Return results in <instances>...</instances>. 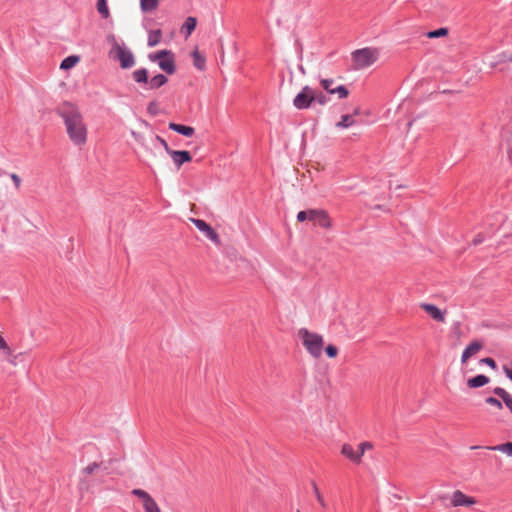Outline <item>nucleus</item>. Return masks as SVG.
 I'll list each match as a JSON object with an SVG mask.
<instances>
[{
  "label": "nucleus",
  "instance_id": "1",
  "mask_svg": "<svg viewBox=\"0 0 512 512\" xmlns=\"http://www.w3.org/2000/svg\"><path fill=\"white\" fill-rule=\"evenodd\" d=\"M56 113L63 119L67 134L73 144L85 145L88 131L79 108L71 102H64L57 107Z\"/></svg>",
  "mask_w": 512,
  "mask_h": 512
},
{
  "label": "nucleus",
  "instance_id": "2",
  "mask_svg": "<svg viewBox=\"0 0 512 512\" xmlns=\"http://www.w3.org/2000/svg\"><path fill=\"white\" fill-rule=\"evenodd\" d=\"M298 337L302 340L303 346L314 358H319L323 349V338L317 333L310 332L306 328H301L298 331Z\"/></svg>",
  "mask_w": 512,
  "mask_h": 512
},
{
  "label": "nucleus",
  "instance_id": "3",
  "mask_svg": "<svg viewBox=\"0 0 512 512\" xmlns=\"http://www.w3.org/2000/svg\"><path fill=\"white\" fill-rule=\"evenodd\" d=\"M351 56L354 69L359 70L374 64L379 57V51L376 48L365 47L353 51Z\"/></svg>",
  "mask_w": 512,
  "mask_h": 512
},
{
  "label": "nucleus",
  "instance_id": "4",
  "mask_svg": "<svg viewBox=\"0 0 512 512\" xmlns=\"http://www.w3.org/2000/svg\"><path fill=\"white\" fill-rule=\"evenodd\" d=\"M132 77L138 84H145L149 86V89H159L168 82V78L163 74H157L148 80V70L146 68H140L132 73Z\"/></svg>",
  "mask_w": 512,
  "mask_h": 512
},
{
  "label": "nucleus",
  "instance_id": "5",
  "mask_svg": "<svg viewBox=\"0 0 512 512\" xmlns=\"http://www.w3.org/2000/svg\"><path fill=\"white\" fill-rule=\"evenodd\" d=\"M110 55L120 62V66L123 69L130 68L135 64V59L132 52L129 49L120 46L116 41H114V46L110 52Z\"/></svg>",
  "mask_w": 512,
  "mask_h": 512
},
{
  "label": "nucleus",
  "instance_id": "6",
  "mask_svg": "<svg viewBox=\"0 0 512 512\" xmlns=\"http://www.w3.org/2000/svg\"><path fill=\"white\" fill-rule=\"evenodd\" d=\"M313 103V88L306 85L301 91L295 96L293 105L298 110H305L311 107Z\"/></svg>",
  "mask_w": 512,
  "mask_h": 512
},
{
  "label": "nucleus",
  "instance_id": "7",
  "mask_svg": "<svg viewBox=\"0 0 512 512\" xmlns=\"http://www.w3.org/2000/svg\"><path fill=\"white\" fill-rule=\"evenodd\" d=\"M101 465L102 462H93L81 470V476L78 484V488L81 492L89 491L92 486V481L88 478V476L92 475L97 469L101 467Z\"/></svg>",
  "mask_w": 512,
  "mask_h": 512
},
{
  "label": "nucleus",
  "instance_id": "8",
  "mask_svg": "<svg viewBox=\"0 0 512 512\" xmlns=\"http://www.w3.org/2000/svg\"><path fill=\"white\" fill-rule=\"evenodd\" d=\"M309 221L322 228L328 229L332 226L331 219L327 211L323 209H309Z\"/></svg>",
  "mask_w": 512,
  "mask_h": 512
},
{
  "label": "nucleus",
  "instance_id": "9",
  "mask_svg": "<svg viewBox=\"0 0 512 512\" xmlns=\"http://www.w3.org/2000/svg\"><path fill=\"white\" fill-rule=\"evenodd\" d=\"M132 494L143 501V507L145 512H161L156 501L146 491L142 489H133Z\"/></svg>",
  "mask_w": 512,
  "mask_h": 512
},
{
  "label": "nucleus",
  "instance_id": "10",
  "mask_svg": "<svg viewBox=\"0 0 512 512\" xmlns=\"http://www.w3.org/2000/svg\"><path fill=\"white\" fill-rule=\"evenodd\" d=\"M192 222L208 239L215 244H220V237L218 233L208 223L202 219H192Z\"/></svg>",
  "mask_w": 512,
  "mask_h": 512
},
{
  "label": "nucleus",
  "instance_id": "11",
  "mask_svg": "<svg viewBox=\"0 0 512 512\" xmlns=\"http://www.w3.org/2000/svg\"><path fill=\"white\" fill-rule=\"evenodd\" d=\"M476 503V499L471 496L465 495L462 491L456 490L452 494L451 505L453 507L471 506Z\"/></svg>",
  "mask_w": 512,
  "mask_h": 512
},
{
  "label": "nucleus",
  "instance_id": "12",
  "mask_svg": "<svg viewBox=\"0 0 512 512\" xmlns=\"http://www.w3.org/2000/svg\"><path fill=\"white\" fill-rule=\"evenodd\" d=\"M170 156L178 169H180L184 163L192 160L190 152L186 150H173L170 152Z\"/></svg>",
  "mask_w": 512,
  "mask_h": 512
},
{
  "label": "nucleus",
  "instance_id": "13",
  "mask_svg": "<svg viewBox=\"0 0 512 512\" xmlns=\"http://www.w3.org/2000/svg\"><path fill=\"white\" fill-rule=\"evenodd\" d=\"M483 348V343L478 341V340H475L473 342H471L463 351L462 353V357H461V362L462 363H466L467 360L472 357L473 355H475L476 353H478L481 349Z\"/></svg>",
  "mask_w": 512,
  "mask_h": 512
},
{
  "label": "nucleus",
  "instance_id": "14",
  "mask_svg": "<svg viewBox=\"0 0 512 512\" xmlns=\"http://www.w3.org/2000/svg\"><path fill=\"white\" fill-rule=\"evenodd\" d=\"M158 65L161 70L166 72L169 75H172L176 72V64H175V55L172 52V56H165L158 62Z\"/></svg>",
  "mask_w": 512,
  "mask_h": 512
},
{
  "label": "nucleus",
  "instance_id": "15",
  "mask_svg": "<svg viewBox=\"0 0 512 512\" xmlns=\"http://www.w3.org/2000/svg\"><path fill=\"white\" fill-rule=\"evenodd\" d=\"M421 308L427 312L434 320L438 322H445L444 313L435 305L423 303Z\"/></svg>",
  "mask_w": 512,
  "mask_h": 512
},
{
  "label": "nucleus",
  "instance_id": "16",
  "mask_svg": "<svg viewBox=\"0 0 512 512\" xmlns=\"http://www.w3.org/2000/svg\"><path fill=\"white\" fill-rule=\"evenodd\" d=\"M341 454L348 458L353 463H361V453L355 451L350 444H344L341 449Z\"/></svg>",
  "mask_w": 512,
  "mask_h": 512
},
{
  "label": "nucleus",
  "instance_id": "17",
  "mask_svg": "<svg viewBox=\"0 0 512 512\" xmlns=\"http://www.w3.org/2000/svg\"><path fill=\"white\" fill-rule=\"evenodd\" d=\"M169 129L183 135V136H186V137H191L194 135L195 133V130L193 127L191 126H186V125H183V124H177V123H174V122H170L169 123Z\"/></svg>",
  "mask_w": 512,
  "mask_h": 512
},
{
  "label": "nucleus",
  "instance_id": "18",
  "mask_svg": "<svg viewBox=\"0 0 512 512\" xmlns=\"http://www.w3.org/2000/svg\"><path fill=\"white\" fill-rule=\"evenodd\" d=\"M490 381L489 377L483 374L476 375L472 378H469L467 381V386L469 388H479L486 384H488Z\"/></svg>",
  "mask_w": 512,
  "mask_h": 512
},
{
  "label": "nucleus",
  "instance_id": "19",
  "mask_svg": "<svg viewBox=\"0 0 512 512\" xmlns=\"http://www.w3.org/2000/svg\"><path fill=\"white\" fill-rule=\"evenodd\" d=\"M493 393L502 399V401L505 403L506 407L512 413V396L505 389H503L501 387L494 388Z\"/></svg>",
  "mask_w": 512,
  "mask_h": 512
},
{
  "label": "nucleus",
  "instance_id": "20",
  "mask_svg": "<svg viewBox=\"0 0 512 512\" xmlns=\"http://www.w3.org/2000/svg\"><path fill=\"white\" fill-rule=\"evenodd\" d=\"M485 448L488 450H492V451H499V452L505 453L508 456L512 457V442L498 444L495 446H487Z\"/></svg>",
  "mask_w": 512,
  "mask_h": 512
},
{
  "label": "nucleus",
  "instance_id": "21",
  "mask_svg": "<svg viewBox=\"0 0 512 512\" xmlns=\"http://www.w3.org/2000/svg\"><path fill=\"white\" fill-rule=\"evenodd\" d=\"M162 38V31L160 29L152 30L148 35V46L154 47L160 43Z\"/></svg>",
  "mask_w": 512,
  "mask_h": 512
},
{
  "label": "nucleus",
  "instance_id": "22",
  "mask_svg": "<svg viewBox=\"0 0 512 512\" xmlns=\"http://www.w3.org/2000/svg\"><path fill=\"white\" fill-rule=\"evenodd\" d=\"M79 60H80L79 56H76V55L68 56L61 62L60 68L63 70L71 69L79 62Z\"/></svg>",
  "mask_w": 512,
  "mask_h": 512
},
{
  "label": "nucleus",
  "instance_id": "23",
  "mask_svg": "<svg viewBox=\"0 0 512 512\" xmlns=\"http://www.w3.org/2000/svg\"><path fill=\"white\" fill-rule=\"evenodd\" d=\"M159 5V0H140V7L143 12H151Z\"/></svg>",
  "mask_w": 512,
  "mask_h": 512
},
{
  "label": "nucleus",
  "instance_id": "24",
  "mask_svg": "<svg viewBox=\"0 0 512 512\" xmlns=\"http://www.w3.org/2000/svg\"><path fill=\"white\" fill-rule=\"evenodd\" d=\"M192 57H193V63H194V66L198 69V70H204L205 69V58L198 52V50H194L192 52Z\"/></svg>",
  "mask_w": 512,
  "mask_h": 512
},
{
  "label": "nucleus",
  "instance_id": "25",
  "mask_svg": "<svg viewBox=\"0 0 512 512\" xmlns=\"http://www.w3.org/2000/svg\"><path fill=\"white\" fill-rule=\"evenodd\" d=\"M355 124V120L352 115L345 114L341 116V120L336 124L338 128H348Z\"/></svg>",
  "mask_w": 512,
  "mask_h": 512
},
{
  "label": "nucleus",
  "instance_id": "26",
  "mask_svg": "<svg viewBox=\"0 0 512 512\" xmlns=\"http://www.w3.org/2000/svg\"><path fill=\"white\" fill-rule=\"evenodd\" d=\"M97 11L102 18L107 19L110 16L109 8L107 6V0H97Z\"/></svg>",
  "mask_w": 512,
  "mask_h": 512
},
{
  "label": "nucleus",
  "instance_id": "27",
  "mask_svg": "<svg viewBox=\"0 0 512 512\" xmlns=\"http://www.w3.org/2000/svg\"><path fill=\"white\" fill-rule=\"evenodd\" d=\"M165 56H172V51L171 50H160V51L155 52V53H150L148 55V58H149L150 61L158 63Z\"/></svg>",
  "mask_w": 512,
  "mask_h": 512
},
{
  "label": "nucleus",
  "instance_id": "28",
  "mask_svg": "<svg viewBox=\"0 0 512 512\" xmlns=\"http://www.w3.org/2000/svg\"><path fill=\"white\" fill-rule=\"evenodd\" d=\"M196 24H197L196 18L188 17V18H186L182 29L186 31L187 35H190L194 31Z\"/></svg>",
  "mask_w": 512,
  "mask_h": 512
},
{
  "label": "nucleus",
  "instance_id": "29",
  "mask_svg": "<svg viewBox=\"0 0 512 512\" xmlns=\"http://www.w3.org/2000/svg\"><path fill=\"white\" fill-rule=\"evenodd\" d=\"M329 101V97L321 91L313 89V102H317L320 105H326Z\"/></svg>",
  "mask_w": 512,
  "mask_h": 512
},
{
  "label": "nucleus",
  "instance_id": "30",
  "mask_svg": "<svg viewBox=\"0 0 512 512\" xmlns=\"http://www.w3.org/2000/svg\"><path fill=\"white\" fill-rule=\"evenodd\" d=\"M311 485H312L313 492H314V495H315V497H316V499H317L318 503L320 504V506H321L322 508H326V507H327V504H326V502H325V500H324V498H323L322 494L320 493V490H319V488H318V486H317L316 482H315V481H312V482H311Z\"/></svg>",
  "mask_w": 512,
  "mask_h": 512
},
{
  "label": "nucleus",
  "instance_id": "31",
  "mask_svg": "<svg viewBox=\"0 0 512 512\" xmlns=\"http://www.w3.org/2000/svg\"><path fill=\"white\" fill-rule=\"evenodd\" d=\"M448 32H449L448 28L442 27V28H439V29H436L433 31H429L427 33V37L428 38L444 37V36L448 35Z\"/></svg>",
  "mask_w": 512,
  "mask_h": 512
},
{
  "label": "nucleus",
  "instance_id": "32",
  "mask_svg": "<svg viewBox=\"0 0 512 512\" xmlns=\"http://www.w3.org/2000/svg\"><path fill=\"white\" fill-rule=\"evenodd\" d=\"M334 80L333 79H321L320 85L321 87L329 94H333V90L335 87H333Z\"/></svg>",
  "mask_w": 512,
  "mask_h": 512
},
{
  "label": "nucleus",
  "instance_id": "33",
  "mask_svg": "<svg viewBox=\"0 0 512 512\" xmlns=\"http://www.w3.org/2000/svg\"><path fill=\"white\" fill-rule=\"evenodd\" d=\"M349 90L344 85H339L333 90V94H337L339 99H345L349 96Z\"/></svg>",
  "mask_w": 512,
  "mask_h": 512
},
{
  "label": "nucleus",
  "instance_id": "34",
  "mask_svg": "<svg viewBox=\"0 0 512 512\" xmlns=\"http://www.w3.org/2000/svg\"><path fill=\"white\" fill-rule=\"evenodd\" d=\"M147 112L151 116H157L159 113V104L157 101H151L149 102L147 106Z\"/></svg>",
  "mask_w": 512,
  "mask_h": 512
},
{
  "label": "nucleus",
  "instance_id": "35",
  "mask_svg": "<svg viewBox=\"0 0 512 512\" xmlns=\"http://www.w3.org/2000/svg\"><path fill=\"white\" fill-rule=\"evenodd\" d=\"M485 402L491 406L496 407L497 409L503 408L502 402L495 397H487Z\"/></svg>",
  "mask_w": 512,
  "mask_h": 512
},
{
  "label": "nucleus",
  "instance_id": "36",
  "mask_svg": "<svg viewBox=\"0 0 512 512\" xmlns=\"http://www.w3.org/2000/svg\"><path fill=\"white\" fill-rule=\"evenodd\" d=\"M325 352L329 358H334L338 354V348L332 344H329L326 347Z\"/></svg>",
  "mask_w": 512,
  "mask_h": 512
},
{
  "label": "nucleus",
  "instance_id": "37",
  "mask_svg": "<svg viewBox=\"0 0 512 512\" xmlns=\"http://www.w3.org/2000/svg\"><path fill=\"white\" fill-rule=\"evenodd\" d=\"M373 446L370 442H362L359 444L358 446V452L361 453V457L363 456V454L365 453V451L367 449H371Z\"/></svg>",
  "mask_w": 512,
  "mask_h": 512
},
{
  "label": "nucleus",
  "instance_id": "38",
  "mask_svg": "<svg viewBox=\"0 0 512 512\" xmlns=\"http://www.w3.org/2000/svg\"><path fill=\"white\" fill-rule=\"evenodd\" d=\"M480 363L486 364L489 367H491L492 369H496L497 368V364H496L495 360L493 358H490V357H486V358L481 359Z\"/></svg>",
  "mask_w": 512,
  "mask_h": 512
},
{
  "label": "nucleus",
  "instance_id": "39",
  "mask_svg": "<svg viewBox=\"0 0 512 512\" xmlns=\"http://www.w3.org/2000/svg\"><path fill=\"white\" fill-rule=\"evenodd\" d=\"M308 214H309V209L298 212L297 220L299 222H303L305 220H309V215Z\"/></svg>",
  "mask_w": 512,
  "mask_h": 512
},
{
  "label": "nucleus",
  "instance_id": "40",
  "mask_svg": "<svg viewBox=\"0 0 512 512\" xmlns=\"http://www.w3.org/2000/svg\"><path fill=\"white\" fill-rule=\"evenodd\" d=\"M157 140L160 142V144L163 146V148L165 149V151L170 155V152L173 151V149H171L168 145V143L166 142L165 139L161 138L160 136H157Z\"/></svg>",
  "mask_w": 512,
  "mask_h": 512
},
{
  "label": "nucleus",
  "instance_id": "41",
  "mask_svg": "<svg viewBox=\"0 0 512 512\" xmlns=\"http://www.w3.org/2000/svg\"><path fill=\"white\" fill-rule=\"evenodd\" d=\"M10 177H11V179H12L16 189H19L20 186H21V178L17 174H15V173H12L10 175Z\"/></svg>",
  "mask_w": 512,
  "mask_h": 512
},
{
  "label": "nucleus",
  "instance_id": "42",
  "mask_svg": "<svg viewBox=\"0 0 512 512\" xmlns=\"http://www.w3.org/2000/svg\"><path fill=\"white\" fill-rule=\"evenodd\" d=\"M484 239H485V238H484V235H483L482 233H479V234H477V235L474 237V239H473V241H472V244H473V245H475V246H476V245H479V244H481V243L484 241Z\"/></svg>",
  "mask_w": 512,
  "mask_h": 512
},
{
  "label": "nucleus",
  "instance_id": "43",
  "mask_svg": "<svg viewBox=\"0 0 512 512\" xmlns=\"http://www.w3.org/2000/svg\"><path fill=\"white\" fill-rule=\"evenodd\" d=\"M508 57H509L508 52H503V53L499 54V56H498L499 59H498L497 63L509 62Z\"/></svg>",
  "mask_w": 512,
  "mask_h": 512
},
{
  "label": "nucleus",
  "instance_id": "44",
  "mask_svg": "<svg viewBox=\"0 0 512 512\" xmlns=\"http://www.w3.org/2000/svg\"><path fill=\"white\" fill-rule=\"evenodd\" d=\"M453 331L455 334L460 336V334H461V323L460 322H456L453 324Z\"/></svg>",
  "mask_w": 512,
  "mask_h": 512
},
{
  "label": "nucleus",
  "instance_id": "45",
  "mask_svg": "<svg viewBox=\"0 0 512 512\" xmlns=\"http://www.w3.org/2000/svg\"><path fill=\"white\" fill-rule=\"evenodd\" d=\"M503 370H504L506 377L512 381V370L509 369L507 366H504Z\"/></svg>",
  "mask_w": 512,
  "mask_h": 512
},
{
  "label": "nucleus",
  "instance_id": "46",
  "mask_svg": "<svg viewBox=\"0 0 512 512\" xmlns=\"http://www.w3.org/2000/svg\"><path fill=\"white\" fill-rule=\"evenodd\" d=\"M511 140H508V149H507V152H508V155L510 157V159H512V147H511Z\"/></svg>",
  "mask_w": 512,
  "mask_h": 512
},
{
  "label": "nucleus",
  "instance_id": "47",
  "mask_svg": "<svg viewBox=\"0 0 512 512\" xmlns=\"http://www.w3.org/2000/svg\"><path fill=\"white\" fill-rule=\"evenodd\" d=\"M508 61H509V62H512V52H511V53H509Z\"/></svg>",
  "mask_w": 512,
  "mask_h": 512
},
{
  "label": "nucleus",
  "instance_id": "48",
  "mask_svg": "<svg viewBox=\"0 0 512 512\" xmlns=\"http://www.w3.org/2000/svg\"><path fill=\"white\" fill-rule=\"evenodd\" d=\"M358 113H359V109L357 108V109H355L354 114L356 115Z\"/></svg>",
  "mask_w": 512,
  "mask_h": 512
},
{
  "label": "nucleus",
  "instance_id": "49",
  "mask_svg": "<svg viewBox=\"0 0 512 512\" xmlns=\"http://www.w3.org/2000/svg\"><path fill=\"white\" fill-rule=\"evenodd\" d=\"M480 446H472L471 449H478Z\"/></svg>",
  "mask_w": 512,
  "mask_h": 512
}]
</instances>
